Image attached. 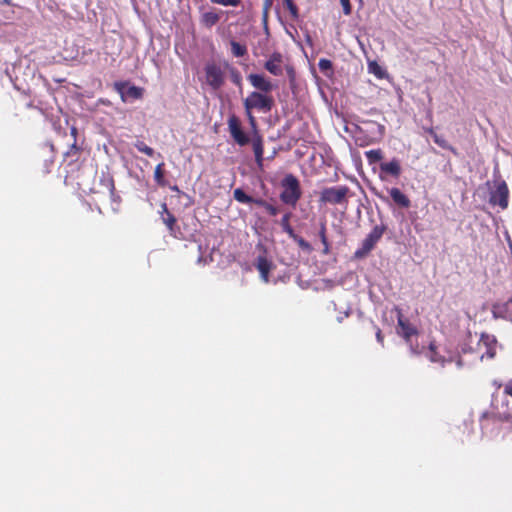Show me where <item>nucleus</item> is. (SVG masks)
I'll list each match as a JSON object with an SVG mask.
<instances>
[{
	"label": "nucleus",
	"instance_id": "7ed1b4c3",
	"mask_svg": "<svg viewBox=\"0 0 512 512\" xmlns=\"http://www.w3.org/2000/svg\"><path fill=\"white\" fill-rule=\"evenodd\" d=\"M397 311V333L405 340L406 344L409 345L410 350L414 354H420L421 350L418 343H414L413 337L419 334L418 329L410 323V321L404 317L400 309Z\"/></svg>",
	"mask_w": 512,
	"mask_h": 512
},
{
	"label": "nucleus",
	"instance_id": "4468645a",
	"mask_svg": "<svg viewBox=\"0 0 512 512\" xmlns=\"http://www.w3.org/2000/svg\"><path fill=\"white\" fill-rule=\"evenodd\" d=\"M161 220L166 225L169 233L173 236H175L176 231L179 230V227L177 226V219L176 217L168 210L167 204L162 203L161 204Z\"/></svg>",
	"mask_w": 512,
	"mask_h": 512
},
{
	"label": "nucleus",
	"instance_id": "8fccbe9b",
	"mask_svg": "<svg viewBox=\"0 0 512 512\" xmlns=\"http://www.w3.org/2000/svg\"><path fill=\"white\" fill-rule=\"evenodd\" d=\"M87 210H88V211H90V212H92V208H91V206H90V205H88V206H87Z\"/></svg>",
	"mask_w": 512,
	"mask_h": 512
},
{
	"label": "nucleus",
	"instance_id": "e433bc0d",
	"mask_svg": "<svg viewBox=\"0 0 512 512\" xmlns=\"http://www.w3.org/2000/svg\"><path fill=\"white\" fill-rule=\"evenodd\" d=\"M345 15H350L352 12V6L350 0H340Z\"/></svg>",
	"mask_w": 512,
	"mask_h": 512
},
{
	"label": "nucleus",
	"instance_id": "473e14b6",
	"mask_svg": "<svg viewBox=\"0 0 512 512\" xmlns=\"http://www.w3.org/2000/svg\"><path fill=\"white\" fill-rule=\"evenodd\" d=\"M230 78H231V81L237 85V86H241L242 84V76H241V73L234 67H231L230 68Z\"/></svg>",
	"mask_w": 512,
	"mask_h": 512
},
{
	"label": "nucleus",
	"instance_id": "b1692460",
	"mask_svg": "<svg viewBox=\"0 0 512 512\" xmlns=\"http://www.w3.org/2000/svg\"><path fill=\"white\" fill-rule=\"evenodd\" d=\"M291 217H292V213L286 212L282 216L281 221H280V225H281L283 231L286 232L289 237L291 235H293V233H295L294 229L292 228V226L290 224Z\"/></svg>",
	"mask_w": 512,
	"mask_h": 512
},
{
	"label": "nucleus",
	"instance_id": "c9c22d12",
	"mask_svg": "<svg viewBox=\"0 0 512 512\" xmlns=\"http://www.w3.org/2000/svg\"><path fill=\"white\" fill-rule=\"evenodd\" d=\"M245 114H246V116L248 118V122H249L251 128L256 129V127H257V120H256L255 116L253 115V111L249 110V109L245 110Z\"/></svg>",
	"mask_w": 512,
	"mask_h": 512
},
{
	"label": "nucleus",
	"instance_id": "412c9836",
	"mask_svg": "<svg viewBox=\"0 0 512 512\" xmlns=\"http://www.w3.org/2000/svg\"><path fill=\"white\" fill-rule=\"evenodd\" d=\"M164 166H165L164 162H161L155 167V171H154V180L157 183V185H159L161 187L167 186V181L165 180V177H164V174H165Z\"/></svg>",
	"mask_w": 512,
	"mask_h": 512
},
{
	"label": "nucleus",
	"instance_id": "58836bf2",
	"mask_svg": "<svg viewBox=\"0 0 512 512\" xmlns=\"http://www.w3.org/2000/svg\"><path fill=\"white\" fill-rule=\"evenodd\" d=\"M114 87L117 92H119L122 96L124 95V88L126 87L125 82H115Z\"/></svg>",
	"mask_w": 512,
	"mask_h": 512
},
{
	"label": "nucleus",
	"instance_id": "2eb2a0df",
	"mask_svg": "<svg viewBox=\"0 0 512 512\" xmlns=\"http://www.w3.org/2000/svg\"><path fill=\"white\" fill-rule=\"evenodd\" d=\"M481 421L489 420L493 424L509 423L510 430H512V413L511 412H485L481 415Z\"/></svg>",
	"mask_w": 512,
	"mask_h": 512
},
{
	"label": "nucleus",
	"instance_id": "2f4dec72",
	"mask_svg": "<svg viewBox=\"0 0 512 512\" xmlns=\"http://www.w3.org/2000/svg\"><path fill=\"white\" fill-rule=\"evenodd\" d=\"M127 95L134 98V99H140L143 96V89L137 86H130L127 90Z\"/></svg>",
	"mask_w": 512,
	"mask_h": 512
},
{
	"label": "nucleus",
	"instance_id": "ddd939ff",
	"mask_svg": "<svg viewBox=\"0 0 512 512\" xmlns=\"http://www.w3.org/2000/svg\"><path fill=\"white\" fill-rule=\"evenodd\" d=\"M283 56L280 52H273L269 59L265 62L264 68L274 76H280L282 70Z\"/></svg>",
	"mask_w": 512,
	"mask_h": 512
},
{
	"label": "nucleus",
	"instance_id": "ea45409f",
	"mask_svg": "<svg viewBox=\"0 0 512 512\" xmlns=\"http://www.w3.org/2000/svg\"><path fill=\"white\" fill-rule=\"evenodd\" d=\"M376 327V339L377 341L383 346L384 345V336L382 334V331L379 327L375 326Z\"/></svg>",
	"mask_w": 512,
	"mask_h": 512
},
{
	"label": "nucleus",
	"instance_id": "a19ab883",
	"mask_svg": "<svg viewBox=\"0 0 512 512\" xmlns=\"http://www.w3.org/2000/svg\"><path fill=\"white\" fill-rule=\"evenodd\" d=\"M252 203L257 206L265 208L268 202L262 198H253Z\"/></svg>",
	"mask_w": 512,
	"mask_h": 512
},
{
	"label": "nucleus",
	"instance_id": "4be33fe9",
	"mask_svg": "<svg viewBox=\"0 0 512 512\" xmlns=\"http://www.w3.org/2000/svg\"><path fill=\"white\" fill-rule=\"evenodd\" d=\"M319 238L321 240V243L323 244V250L322 253L327 255L330 253V244L327 239L326 235V223L321 222L320 229H319Z\"/></svg>",
	"mask_w": 512,
	"mask_h": 512
},
{
	"label": "nucleus",
	"instance_id": "c03bdc74",
	"mask_svg": "<svg viewBox=\"0 0 512 512\" xmlns=\"http://www.w3.org/2000/svg\"><path fill=\"white\" fill-rule=\"evenodd\" d=\"M272 1L273 0H265V14L267 13L268 9L270 8V6L272 5Z\"/></svg>",
	"mask_w": 512,
	"mask_h": 512
},
{
	"label": "nucleus",
	"instance_id": "c756f323",
	"mask_svg": "<svg viewBox=\"0 0 512 512\" xmlns=\"http://www.w3.org/2000/svg\"><path fill=\"white\" fill-rule=\"evenodd\" d=\"M284 7L289 11L292 19H297L299 16L298 7L293 2V0H284L283 1Z\"/></svg>",
	"mask_w": 512,
	"mask_h": 512
},
{
	"label": "nucleus",
	"instance_id": "39448f33",
	"mask_svg": "<svg viewBox=\"0 0 512 512\" xmlns=\"http://www.w3.org/2000/svg\"><path fill=\"white\" fill-rule=\"evenodd\" d=\"M243 106L245 110L268 113L274 106V99L270 94L253 91L243 100Z\"/></svg>",
	"mask_w": 512,
	"mask_h": 512
},
{
	"label": "nucleus",
	"instance_id": "6ab92c4d",
	"mask_svg": "<svg viewBox=\"0 0 512 512\" xmlns=\"http://www.w3.org/2000/svg\"><path fill=\"white\" fill-rule=\"evenodd\" d=\"M428 133L430 134V136L433 138V141L441 148L443 149H447V150H450L452 151L454 154H457L455 148H453L451 145L448 144L447 140L441 136V135H438L433 128L429 129L428 130Z\"/></svg>",
	"mask_w": 512,
	"mask_h": 512
},
{
	"label": "nucleus",
	"instance_id": "f3484780",
	"mask_svg": "<svg viewBox=\"0 0 512 512\" xmlns=\"http://www.w3.org/2000/svg\"><path fill=\"white\" fill-rule=\"evenodd\" d=\"M492 315L495 319H504L512 321V312L508 300L504 303H495L492 305Z\"/></svg>",
	"mask_w": 512,
	"mask_h": 512
},
{
	"label": "nucleus",
	"instance_id": "a18cd8bd",
	"mask_svg": "<svg viewBox=\"0 0 512 512\" xmlns=\"http://www.w3.org/2000/svg\"><path fill=\"white\" fill-rule=\"evenodd\" d=\"M52 165H53V160L45 161V166H46L45 172L46 173H48L50 171L49 166H52Z\"/></svg>",
	"mask_w": 512,
	"mask_h": 512
},
{
	"label": "nucleus",
	"instance_id": "f257e3e1",
	"mask_svg": "<svg viewBox=\"0 0 512 512\" xmlns=\"http://www.w3.org/2000/svg\"><path fill=\"white\" fill-rule=\"evenodd\" d=\"M228 130L233 140L239 146H245L250 142L249 136L243 131L241 121L236 115H231L227 121ZM252 148L255 156V162L259 169L263 168L264 161V144L263 139L259 134H255L252 139Z\"/></svg>",
	"mask_w": 512,
	"mask_h": 512
},
{
	"label": "nucleus",
	"instance_id": "bb28decb",
	"mask_svg": "<svg viewBox=\"0 0 512 512\" xmlns=\"http://www.w3.org/2000/svg\"><path fill=\"white\" fill-rule=\"evenodd\" d=\"M231 52L235 57H243L247 54V47L236 41H231Z\"/></svg>",
	"mask_w": 512,
	"mask_h": 512
},
{
	"label": "nucleus",
	"instance_id": "20e7f679",
	"mask_svg": "<svg viewBox=\"0 0 512 512\" xmlns=\"http://www.w3.org/2000/svg\"><path fill=\"white\" fill-rule=\"evenodd\" d=\"M350 188L346 185L324 188L320 193V202L347 207Z\"/></svg>",
	"mask_w": 512,
	"mask_h": 512
},
{
	"label": "nucleus",
	"instance_id": "a211bd4d",
	"mask_svg": "<svg viewBox=\"0 0 512 512\" xmlns=\"http://www.w3.org/2000/svg\"><path fill=\"white\" fill-rule=\"evenodd\" d=\"M256 268L264 282L269 281V273L272 269V263L264 256H259L256 261Z\"/></svg>",
	"mask_w": 512,
	"mask_h": 512
},
{
	"label": "nucleus",
	"instance_id": "0eeeda50",
	"mask_svg": "<svg viewBox=\"0 0 512 512\" xmlns=\"http://www.w3.org/2000/svg\"><path fill=\"white\" fill-rule=\"evenodd\" d=\"M99 185L104 190L98 191L97 193L108 197L111 201V209L113 211H117L121 198L119 195L116 194V188L113 177L109 173H103L100 177Z\"/></svg>",
	"mask_w": 512,
	"mask_h": 512
},
{
	"label": "nucleus",
	"instance_id": "7c9ffc66",
	"mask_svg": "<svg viewBox=\"0 0 512 512\" xmlns=\"http://www.w3.org/2000/svg\"><path fill=\"white\" fill-rule=\"evenodd\" d=\"M368 69L370 73H373L378 78H383L385 75V71L383 68L375 61L370 62L368 65Z\"/></svg>",
	"mask_w": 512,
	"mask_h": 512
},
{
	"label": "nucleus",
	"instance_id": "4c0bfd02",
	"mask_svg": "<svg viewBox=\"0 0 512 512\" xmlns=\"http://www.w3.org/2000/svg\"><path fill=\"white\" fill-rule=\"evenodd\" d=\"M266 212L271 216H276L279 213V208L272 205L271 203H267L266 207L264 208Z\"/></svg>",
	"mask_w": 512,
	"mask_h": 512
},
{
	"label": "nucleus",
	"instance_id": "cd10ccee",
	"mask_svg": "<svg viewBox=\"0 0 512 512\" xmlns=\"http://www.w3.org/2000/svg\"><path fill=\"white\" fill-rule=\"evenodd\" d=\"M290 238L293 239L302 250L306 252L312 251V246L303 237L297 235L296 233H293V235H291Z\"/></svg>",
	"mask_w": 512,
	"mask_h": 512
},
{
	"label": "nucleus",
	"instance_id": "9b49d317",
	"mask_svg": "<svg viewBox=\"0 0 512 512\" xmlns=\"http://www.w3.org/2000/svg\"><path fill=\"white\" fill-rule=\"evenodd\" d=\"M479 349H485L481 358L493 359L496 355L497 339L494 335L482 333L478 343Z\"/></svg>",
	"mask_w": 512,
	"mask_h": 512
},
{
	"label": "nucleus",
	"instance_id": "37998d69",
	"mask_svg": "<svg viewBox=\"0 0 512 512\" xmlns=\"http://www.w3.org/2000/svg\"><path fill=\"white\" fill-rule=\"evenodd\" d=\"M78 151H79V149H78L75 145H73V146L71 147L70 151H68V152L66 153V155L76 154Z\"/></svg>",
	"mask_w": 512,
	"mask_h": 512
},
{
	"label": "nucleus",
	"instance_id": "5701e85b",
	"mask_svg": "<svg viewBox=\"0 0 512 512\" xmlns=\"http://www.w3.org/2000/svg\"><path fill=\"white\" fill-rule=\"evenodd\" d=\"M365 157L370 165L380 162L383 159L381 149H372L365 152Z\"/></svg>",
	"mask_w": 512,
	"mask_h": 512
},
{
	"label": "nucleus",
	"instance_id": "de8ad7c7",
	"mask_svg": "<svg viewBox=\"0 0 512 512\" xmlns=\"http://www.w3.org/2000/svg\"><path fill=\"white\" fill-rule=\"evenodd\" d=\"M3 4L12 5V0H2Z\"/></svg>",
	"mask_w": 512,
	"mask_h": 512
},
{
	"label": "nucleus",
	"instance_id": "f8f14e48",
	"mask_svg": "<svg viewBox=\"0 0 512 512\" xmlns=\"http://www.w3.org/2000/svg\"><path fill=\"white\" fill-rule=\"evenodd\" d=\"M247 79L261 93L269 94L274 89L272 82L262 74H249Z\"/></svg>",
	"mask_w": 512,
	"mask_h": 512
},
{
	"label": "nucleus",
	"instance_id": "49530a36",
	"mask_svg": "<svg viewBox=\"0 0 512 512\" xmlns=\"http://www.w3.org/2000/svg\"><path fill=\"white\" fill-rule=\"evenodd\" d=\"M170 189H171L172 191L180 192V190H179V188H178V186H177V185L171 186V187H170Z\"/></svg>",
	"mask_w": 512,
	"mask_h": 512
},
{
	"label": "nucleus",
	"instance_id": "aec40b11",
	"mask_svg": "<svg viewBox=\"0 0 512 512\" xmlns=\"http://www.w3.org/2000/svg\"><path fill=\"white\" fill-rule=\"evenodd\" d=\"M220 16L214 11H208L202 14L201 23L210 28L218 23Z\"/></svg>",
	"mask_w": 512,
	"mask_h": 512
},
{
	"label": "nucleus",
	"instance_id": "393cba45",
	"mask_svg": "<svg viewBox=\"0 0 512 512\" xmlns=\"http://www.w3.org/2000/svg\"><path fill=\"white\" fill-rule=\"evenodd\" d=\"M234 199L243 204H251L253 197L247 195L243 189L236 188L233 192Z\"/></svg>",
	"mask_w": 512,
	"mask_h": 512
},
{
	"label": "nucleus",
	"instance_id": "a878e982",
	"mask_svg": "<svg viewBox=\"0 0 512 512\" xmlns=\"http://www.w3.org/2000/svg\"><path fill=\"white\" fill-rule=\"evenodd\" d=\"M428 358L431 362H434V363H440V364L445 363L444 357L440 356L438 354V352L436 351V345L434 342H431L429 344Z\"/></svg>",
	"mask_w": 512,
	"mask_h": 512
},
{
	"label": "nucleus",
	"instance_id": "09e8293b",
	"mask_svg": "<svg viewBox=\"0 0 512 512\" xmlns=\"http://www.w3.org/2000/svg\"><path fill=\"white\" fill-rule=\"evenodd\" d=\"M508 304L512 306V296L508 299Z\"/></svg>",
	"mask_w": 512,
	"mask_h": 512
},
{
	"label": "nucleus",
	"instance_id": "c85d7f7f",
	"mask_svg": "<svg viewBox=\"0 0 512 512\" xmlns=\"http://www.w3.org/2000/svg\"><path fill=\"white\" fill-rule=\"evenodd\" d=\"M134 146L139 152H142L149 157L154 156V149L148 146L145 142L138 140L135 142Z\"/></svg>",
	"mask_w": 512,
	"mask_h": 512
},
{
	"label": "nucleus",
	"instance_id": "423d86ee",
	"mask_svg": "<svg viewBox=\"0 0 512 512\" xmlns=\"http://www.w3.org/2000/svg\"><path fill=\"white\" fill-rule=\"evenodd\" d=\"M386 225L380 224L373 227L370 233L362 241L360 247L354 252V258L363 259L375 248L376 244L380 241L385 231Z\"/></svg>",
	"mask_w": 512,
	"mask_h": 512
},
{
	"label": "nucleus",
	"instance_id": "1a4fd4ad",
	"mask_svg": "<svg viewBox=\"0 0 512 512\" xmlns=\"http://www.w3.org/2000/svg\"><path fill=\"white\" fill-rule=\"evenodd\" d=\"M205 78L207 84L213 89H220L225 82V73L221 66L216 63H208L205 66Z\"/></svg>",
	"mask_w": 512,
	"mask_h": 512
},
{
	"label": "nucleus",
	"instance_id": "9d476101",
	"mask_svg": "<svg viewBox=\"0 0 512 512\" xmlns=\"http://www.w3.org/2000/svg\"><path fill=\"white\" fill-rule=\"evenodd\" d=\"M401 174L402 167L399 159L393 158L389 162L380 163L379 178L382 181L387 180L389 176L393 177L394 179H398Z\"/></svg>",
	"mask_w": 512,
	"mask_h": 512
},
{
	"label": "nucleus",
	"instance_id": "dca6fc26",
	"mask_svg": "<svg viewBox=\"0 0 512 512\" xmlns=\"http://www.w3.org/2000/svg\"><path fill=\"white\" fill-rule=\"evenodd\" d=\"M388 193L393 201V203L402 209H408L411 206V201L409 197L403 193L399 188L392 187L388 189Z\"/></svg>",
	"mask_w": 512,
	"mask_h": 512
},
{
	"label": "nucleus",
	"instance_id": "72a5a7b5",
	"mask_svg": "<svg viewBox=\"0 0 512 512\" xmlns=\"http://www.w3.org/2000/svg\"><path fill=\"white\" fill-rule=\"evenodd\" d=\"M318 66L322 72H325L332 69V62L329 59L322 58L319 60Z\"/></svg>",
	"mask_w": 512,
	"mask_h": 512
},
{
	"label": "nucleus",
	"instance_id": "79ce46f5",
	"mask_svg": "<svg viewBox=\"0 0 512 512\" xmlns=\"http://www.w3.org/2000/svg\"><path fill=\"white\" fill-rule=\"evenodd\" d=\"M504 393L512 397V379L505 385Z\"/></svg>",
	"mask_w": 512,
	"mask_h": 512
},
{
	"label": "nucleus",
	"instance_id": "f03ea898",
	"mask_svg": "<svg viewBox=\"0 0 512 512\" xmlns=\"http://www.w3.org/2000/svg\"><path fill=\"white\" fill-rule=\"evenodd\" d=\"M281 187L283 190L280 193V200L286 205L295 207L302 197V190L298 178L293 174L285 175L281 181Z\"/></svg>",
	"mask_w": 512,
	"mask_h": 512
},
{
	"label": "nucleus",
	"instance_id": "6e6552de",
	"mask_svg": "<svg viewBox=\"0 0 512 512\" xmlns=\"http://www.w3.org/2000/svg\"><path fill=\"white\" fill-rule=\"evenodd\" d=\"M489 203L492 206H499L502 210L507 209L509 203V189L504 180L495 182L494 188L489 194Z\"/></svg>",
	"mask_w": 512,
	"mask_h": 512
},
{
	"label": "nucleus",
	"instance_id": "f704fd0d",
	"mask_svg": "<svg viewBox=\"0 0 512 512\" xmlns=\"http://www.w3.org/2000/svg\"><path fill=\"white\" fill-rule=\"evenodd\" d=\"M212 3L220 4L223 6H238L240 0H211Z\"/></svg>",
	"mask_w": 512,
	"mask_h": 512
}]
</instances>
